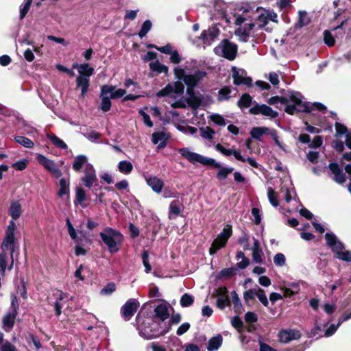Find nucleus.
I'll use <instances>...</instances> for the list:
<instances>
[{"instance_id": "39448f33", "label": "nucleus", "mask_w": 351, "mask_h": 351, "mask_svg": "<svg viewBox=\"0 0 351 351\" xmlns=\"http://www.w3.org/2000/svg\"><path fill=\"white\" fill-rule=\"evenodd\" d=\"M72 67L78 69L79 76L76 79V85L77 88L81 89L82 97H84L90 86V77L93 75L95 70L88 63H75Z\"/></svg>"}, {"instance_id": "0e129e2a", "label": "nucleus", "mask_w": 351, "mask_h": 351, "mask_svg": "<svg viewBox=\"0 0 351 351\" xmlns=\"http://www.w3.org/2000/svg\"><path fill=\"white\" fill-rule=\"evenodd\" d=\"M323 144V138L322 136H316L313 140L310 142L308 147L311 148H319Z\"/></svg>"}, {"instance_id": "69168bd1", "label": "nucleus", "mask_w": 351, "mask_h": 351, "mask_svg": "<svg viewBox=\"0 0 351 351\" xmlns=\"http://www.w3.org/2000/svg\"><path fill=\"white\" fill-rule=\"evenodd\" d=\"M245 321L247 323H255L258 321V315L252 311H248L245 315Z\"/></svg>"}, {"instance_id": "774afa93", "label": "nucleus", "mask_w": 351, "mask_h": 351, "mask_svg": "<svg viewBox=\"0 0 351 351\" xmlns=\"http://www.w3.org/2000/svg\"><path fill=\"white\" fill-rule=\"evenodd\" d=\"M1 351H18L14 345L6 340L1 347Z\"/></svg>"}, {"instance_id": "4c0bfd02", "label": "nucleus", "mask_w": 351, "mask_h": 351, "mask_svg": "<svg viewBox=\"0 0 351 351\" xmlns=\"http://www.w3.org/2000/svg\"><path fill=\"white\" fill-rule=\"evenodd\" d=\"M231 294L234 304V310L237 313H241L243 310V306L241 303L239 295L235 291H232Z\"/></svg>"}, {"instance_id": "338daca9", "label": "nucleus", "mask_w": 351, "mask_h": 351, "mask_svg": "<svg viewBox=\"0 0 351 351\" xmlns=\"http://www.w3.org/2000/svg\"><path fill=\"white\" fill-rule=\"evenodd\" d=\"M256 21L259 23L258 28L262 29L268 23V16L265 14H261L256 18Z\"/></svg>"}, {"instance_id": "603ef678", "label": "nucleus", "mask_w": 351, "mask_h": 351, "mask_svg": "<svg viewBox=\"0 0 351 351\" xmlns=\"http://www.w3.org/2000/svg\"><path fill=\"white\" fill-rule=\"evenodd\" d=\"M172 93H173V86L172 84H168L156 93V96L158 97H163L169 95Z\"/></svg>"}, {"instance_id": "680f3d73", "label": "nucleus", "mask_w": 351, "mask_h": 351, "mask_svg": "<svg viewBox=\"0 0 351 351\" xmlns=\"http://www.w3.org/2000/svg\"><path fill=\"white\" fill-rule=\"evenodd\" d=\"M286 261V258L285 255L282 253L276 254L274 257V262L276 266L282 267L285 265Z\"/></svg>"}, {"instance_id": "f257e3e1", "label": "nucleus", "mask_w": 351, "mask_h": 351, "mask_svg": "<svg viewBox=\"0 0 351 351\" xmlns=\"http://www.w3.org/2000/svg\"><path fill=\"white\" fill-rule=\"evenodd\" d=\"M178 152L182 157L187 159L190 162L195 164L199 162L204 166L211 167L219 170L216 174V178L219 180H223L232 173L234 168L222 167L220 163L217 162L215 159L207 158L197 153L192 152L188 147L180 148Z\"/></svg>"}, {"instance_id": "f03ea898", "label": "nucleus", "mask_w": 351, "mask_h": 351, "mask_svg": "<svg viewBox=\"0 0 351 351\" xmlns=\"http://www.w3.org/2000/svg\"><path fill=\"white\" fill-rule=\"evenodd\" d=\"M136 323L137 328L139 330V335L146 339H152L165 335L171 328L169 324L162 326V323L156 322L151 319H147L141 322L139 313L136 317Z\"/></svg>"}, {"instance_id": "a19ab883", "label": "nucleus", "mask_w": 351, "mask_h": 351, "mask_svg": "<svg viewBox=\"0 0 351 351\" xmlns=\"http://www.w3.org/2000/svg\"><path fill=\"white\" fill-rule=\"evenodd\" d=\"M180 302L181 306L189 307L193 304L194 298L192 295L186 293L182 295Z\"/></svg>"}, {"instance_id": "473e14b6", "label": "nucleus", "mask_w": 351, "mask_h": 351, "mask_svg": "<svg viewBox=\"0 0 351 351\" xmlns=\"http://www.w3.org/2000/svg\"><path fill=\"white\" fill-rule=\"evenodd\" d=\"M25 340L29 346H30L31 343H33L37 351L42 348V343L40 339L38 338L37 336H36L32 332H28L25 335Z\"/></svg>"}, {"instance_id": "e2e57ef3", "label": "nucleus", "mask_w": 351, "mask_h": 351, "mask_svg": "<svg viewBox=\"0 0 351 351\" xmlns=\"http://www.w3.org/2000/svg\"><path fill=\"white\" fill-rule=\"evenodd\" d=\"M319 153L317 151H309L306 154L307 159L313 164H317L318 162V158Z\"/></svg>"}, {"instance_id": "c85d7f7f", "label": "nucleus", "mask_w": 351, "mask_h": 351, "mask_svg": "<svg viewBox=\"0 0 351 351\" xmlns=\"http://www.w3.org/2000/svg\"><path fill=\"white\" fill-rule=\"evenodd\" d=\"M103 86H105L106 90L108 88L111 90L110 93H108V94H110V97L112 99H119V98L122 97L123 96H124V95L126 93V91L125 89L119 88V89L116 90L115 86L107 85V84H105Z\"/></svg>"}, {"instance_id": "a211bd4d", "label": "nucleus", "mask_w": 351, "mask_h": 351, "mask_svg": "<svg viewBox=\"0 0 351 351\" xmlns=\"http://www.w3.org/2000/svg\"><path fill=\"white\" fill-rule=\"evenodd\" d=\"M16 238L14 233L5 232V236L3 240L1 247L3 250H10L11 257L15 251Z\"/></svg>"}, {"instance_id": "bb28decb", "label": "nucleus", "mask_w": 351, "mask_h": 351, "mask_svg": "<svg viewBox=\"0 0 351 351\" xmlns=\"http://www.w3.org/2000/svg\"><path fill=\"white\" fill-rule=\"evenodd\" d=\"M223 342V337L221 335L213 337L208 341L207 350L208 351H215L219 348Z\"/></svg>"}, {"instance_id": "aec40b11", "label": "nucleus", "mask_w": 351, "mask_h": 351, "mask_svg": "<svg viewBox=\"0 0 351 351\" xmlns=\"http://www.w3.org/2000/svg\"><path fill=\"white\" fill-rule=\"evenodd\" d=\"M255 27L254 23H250L246 27L242 28L239 27L235 31V35L239 37V40L243 43H247L249 40L250 32Z\"/></svg>"}, {"instance_id": "6e6d98bb", "label": "nucleus", "mask_w": 351, "mask_h": 351, "mask_svg": "<svg viewBox=\"0 0 351 351\" xmlns=\"http://www.w3.org/2000/svg\"><path fill=\"white\" fill-rule=\"evenodd\" d=\"M257 290L255 289H250L245 291L243 293V298L246 303H248L250 300H254L255 296H256Z\"/></svg>"}, {"instance_id": "e433bc0d", "label": "nucleus", "mask_w": 351, "mask_h": 351, "mask_svg": "<svg viewBox=\"0 0 351 351\" xmlns=\"http://www.w3.org/2000/svg\"><path fill=\"white\" fill-rule=\"evenodd\" d=\"M14 140L16 143L27 148H32L34 145L33 141L25 136H15Z\"/></svg>"}, {"instance_id": "dca6fc26", "label": "nucleus", "mask_w": 351, "mask_h": 351, "mask_svg": "<svg viewBox=\"0 0 351 351\" xmlns=\"http://www.w3.org/2000/svg\"><path fill=\"white\" fill-rule=\"evenodd\" d=\"M328 168L334 175L333 180L338 184H343L346 181V176L340 167L339 165L337 162H330L328 165Z\"/></svg>"}, {"instance_id": "4468645a", "label": "nucleus", "mask_w": 351, "mask_h": 351, "mask_svg": "<svg viewBox=\"0 0 351 351\" xmlns=\"http://www.w3.org/2000/svg\"><path fill=\"white\" fill-rule=\"evenodd\" d=\"M325 240L326 245L331 248L333 253L337 250L345 249V245L338 239L333 232L326 233Z\"/></svg>"}, {"instance_id": "79ce46f5", "label": "nucleus", "mask_w": 351, "mask_h": 351, "mask_svg": "<svg viewBox=\"0 0 351 351\" xmlns=\"http://www.w3.org/2000/svg\"><path fill=\"white\" fill-rule=\"evenodd\" d=\"M267 196L270 204L273 206L277 207L279 205L278 195L271 187L268 188Z\"/></svg>"}, {"instance_id": "c9c22d12", "label": "nucleus", "mask_w": 351, "mask_h": 351, "mask_svg": "<svg viewBox=\"0 0 351 351\" xmlns=\"http://www.w3.org/2000/svg\"><path fill=\"white\" fill-rule=\"evenodd\" d=\"M118 169L122 173L129 174L133 170V165L130 161L121 160L119 162Z\"/></svg>"}, {"instance_id": "72a5a7b5", "label": "nucleus", "mask_w": 351, "mask_h": 351, "mask_svg": "<svg viewBox=\"0 0 351 351\" xmlns=\"http://www.w3.org/2000/svg\"><path fill=\"white\" fill-rule=\"evenodd\" d=\"M149 68L152 71L157 72L158 73H164L165 74H167L169 71L168 66L160 63L158 60H156L154 62L149 63Z\"/></svg>"}, {"instance_id": "ddd939ff", "label": "nucleus", "mask_w": 351, "mask_h": 351, "mask_svg": "<svg viewBox=\"0 0 351 351\" xmlns=\"http://www.w3.org/2000/svg\"><path fill=\"white\" fill-rule=\"evenodd\" d=\"M189 97L186 98L185 101L188 106L193 110L198 109L203 104V97L199 92L192 90L191 93L186 92Z\"/></svg>"}, {"instance_id": "58836bf2", "label": "nucleus", "mask_w": 351, "mask_h": 351, "mask_svg": "<svg viewBox=\"0 0 351 351\" xmlns=\"http://www.w3.org/2000/svg\"><path fill=\"white\" fill-rule=\"evenodd\" d=\"M237 269L234 267L225 268L220 271L218 275V278L224 277L226 278H230L237 274Z\"/></svg>"}, {"instance_id": "9b49d317", "label": "nucleus", "mask_w": 351, "mask_h": 351, "mask_svg": "<svg viewBox=\"0 0 351 351\" xmlns=\"http://www.w3.org/2000/svg\"><path fill=\"white\" fill-rule=\"evenodd\" d=\"M256 105L249 110V113L252 114H261L264 116L269 117L270 119H276L278 116V112L274 110L270 106L266 104H258L255 101Z\"/></svg>"}, {"instance_id": "cd10ccee", "label": "nucleus", "mask_w": 351, "mask_h": 351, "mask_svg": "<svg viewBox=\"0 0 351 351\" xmlns=\"http://www.w3.org/2000/svg\"><path fill=\"white\" fill-rule=\"evenodd\" d=\"M59 190L58 195L60 197H62L64 195H69L70 193V183L69 180L66 178H61L59 181Z\"/></svg>"}, {"instance_id": "2eb2a0df", "label": "nucleus", "mask_w": 351, "mask_h": 351, "mask_svg": "<svg viewBox=\"0 0 351 351\" xmlns=\"http://www.w3.org/2000/svg\"><path fill=\"white\" fill-rule=\"evenodd\" d=\"M105 86H101V90L99 94V98L101 99L100 109L104 112H108L112 106L110 95L108 96V93H110L111 90L108 88L105 89Z\"/></svg>"}, {"instance_id": "ea45409f", "label": "nucleus", "mask_w": 351, "mask_h": 351, "mask_svg": "<svg viewBox=\"0 0 351 351\" xmlns=\"http://www.w3.org/2000/svg\"><path fill=\"white\" fill-rule=\"evenodd\" d=\"M86 199V194L85 190L81 187L77 186L75 189V201L80 204H82L84 202Z\"/></svg>"}, {"instance_id": "2f4dec72", "label": "nucleus", "mask_w": 351, "mask_h": 351, "mask_svg": "<svg viewBox=\"0 0 351 351\" xmlns=\"http://www.w3.org/2000/svg\"><path fill=\"white\" fill-rule=\"evenodd\" d=\"M231 88L229 86H224L219 90L217 101H228L230 98Z\"/></svg>"}, {"instance_id": "9d476101", "label": "nucleus", "mask_w": 351, "mask_h": 351, "mask_svg": "<svg viewBox=\"0 0 351 351\" xmlns=\"http://www.w3.org/2000/svg\"><path fill=\"white\" fill-rule=\"evenodd\" d=\"M139 302L137 300L130 298L128 300L121 308L122 317L125 321H129L137 311Z\"/></svg>"}, {"instance_id": "7c9ffc66", "label": "nucleus", "mask_w": 351, "mask_h": 351, "mask_svg": "<svg viewBox=\"0 0 351 351\" xmlns=\"http://www.w3.org/2000/svg\"><path fill=\"white\" fill-rule=\"evenodd\" d=\"M271 129L265 127H254L250 130L251 136L257 140H261L260 138L264 134L269 133Z\"/></svg>"}, {"instance_id": "8fccbe9b", "label": "nucleus", "mask_w": 351, "mask_h": 351, "mask_svg": "<svg viewBox=\"0 0 351 351\" xmlns=\"http://www.w3.org/2000/svg\"><path fill=\"white\" fill-rule=\"evenodd\" d=\"M324 41L328 47H332L335 44V39L329 30L324 32Z\"/></svg>"}, {"instance_id": "c03bdc74", "label": "nucleus", "mask_w": 351, "mask_h": 351, "mask_svg": "<svg viewBox=\"0 0 351 351\" xmlns=\"http://www.w3.org/2000/svg\"><path fill=\"white\" fill-rule=\"evenodd\" d=\"M116 291V285L113 282L107 283L100 291L101 295H110Z\"/></svg>"}, {"instance_id": "a878e982", "label": "nucleus", "mask_w": 351, "mask_h": 351, "mask_svg": "<svg viewBox=\"0 0 351 351\" xmlns=\"http://www.w3.org/2000/svg\"><path fill=\"white\" fill-rule=\"evenodd\" d=\"M87 164H88V158L85 155H78L75 157L72 167L75 171L78 172L84 165L86 166Z\"/></svg>"}, {"instance_id": "20e7f679", "label": "nucleus", "mask_w": 351, "mask_h": 351, "mask_svg": "<svg viewBox=\"0 0 351 351\" xmlns=\"http://www.w3.org/2000/svg\"><path fill=\"white\" fill-rule=\"evenodd\" d=\"M99 236L110 254H114L119 251L123 241V236L120 231L106 227L103 232L99 233Z\"/></svg>"}, {"instance_id": "6e6552de", "label": "nucleus", "mask_w": 351, "mask_h": 351, "mask_svg": "<svg viewBox=\"0 0 351 351\" xmlns=\"http://www.w3.org/2000/svg\"><path fill=\"white\" fill-rule=\"evenodd\" d=\"M207 73L204 71L197 70L192 74H187L183 82L186 86V92L191 93L192 90H195V87L197 86L198 84L206 77Z\"/></svg>"}, {"instance_id": "3c124183", "label": "nucleus", "mask_w": 351, "mask_h": 351, "mask_svg": "<svg viewBox=\"0 0 351 351\" xmlns=\"http://www.w3.org/2000/svg\"><path fill=\"white\" fill-rule=\"evenodd\" d=\"M213 298L218 297V298H223V297H229L228 296V291L226 286L219 287L216 289L214 293L212 294Z\"/></svg>"}, {"instance_id": "7ed1b4c3", "label": "nucleus", "mask_w": 351, "mask_h": 351, "mask_svg": "<svg viewBox=\"0 0 351 351\" xmlns=\"http://www.w3.org/2000/svg\"><path fill=\"white\" fill-rule=\"evenodd\" d=\"M289 93L286 96H279V103L286 105V113L293 115L296 112H311L312 108L309 106V103L302 100V95L300 92L289 91Z\"/></svg>"}, {"instance_id": "5701e85b", "label": "nucleus", "mask_w": 351, "mask_h": 351, "mask_svg": "<svg viewBox=\"0 0 351 351\" xmlns=\"http://www.w3.org/2000/svg\"><path fill=\"white\" fill-rule=\"evenodd\" d=\"M154 316L158 319H160V322L162 323L165 320H166L169 316V313L168 311V308L165 304H158L154 308Z\"/></svg>"}, {"instance_id": "4be33fe9", "label": "nucleus", "mask_w": 351, "mask_h": 351, "mask_svg": "<svg viewBox=\"0 0 351 351\" xmlns=\"http://www.w3.org/2000/svg\"><path fill=\"white\" fill-rule=\"evenodd\" d=\"M17 315L18 314L9 312L3 317V328L6 332H10L13 328Z\"/></svg>"}, {"instance_id": "052dcab7", "label": "nucleus", "mask_w": 351, "mask_h": 351, "mask_svg": "<svg viewBox=\"0 0 351 351\" xmlns=\"http://www.w3.org/2000/svg\"><path fill=\"white\" fill-rule=\"evenodd\" d=\"M238 243L243 246L244 250H247L250 248L249 237L246 233L239 238Z\"/></svg>"}, {"instance_id": "b1692460", "label": "nucleus", "mask_w": 351, "mask_h": 351, "mask_svg": "<svg viewBox=\"0 0 351 351\" xmlns=\"http://www.w3.org/2000/svg\"><path fill=\"white\" fill-rule=\"evenodd\" d=\"M22 208L18 201H12L9 208V214L13 220H17L21 215Z\"/></svg>"}, {"instance_id": "0eeeda50", "label": "nucleus", "mask_w": 351, "mask_h": 351, "mask_svg": "<svg viewBox=\"0 0 351 351\" xmlns=\"http://www.w3.org/2000/svg\"><path fill=\"white\" fill-rule=\"evenodd\" d=\"M238 51V46L228 39H223L220 44L214 48L216 55L223 57L228 60H234Z\"/></svg>"}, {"instance_id": "f704fd0d", "label": "nucleus", "mask_w": 351, "mask_h": 351, "mask_svg": "<svg viewBox=\"0 0 351 351\" xmlns=\"http://www.w3.org/2000/svg\"><path fill=\"white\" fill-rule=\"evenodd\" d=\"M66 225L67 227V230L71 238L75 241L76 243H80L82 241V239L77 237L76 231L73 228L72 223L70 221L69 218L66 220Z\"/></svg>"}, {"instance_id": "13d9d810", "label": "nucleus", "mask_w": 351, "mask_h": 351, "mask_svg": "<svg viewBox=\"0 0 351 351\" xmlns=\"http://www.w3.org/2000/svg\"><path fill=\"white\" fill-rule=\"evenodd\" d=\"M230 306L229 297L218 298L217 300V306L220 309H223L226 306Z\"/></svg>"}, {"instance_id": "864d4df0", "label": "nucleus", "mask_w": 351, "mask_h": 351, "mask_svg": "<svg viewBox=\"0 0 351 351\" xmlns=\"http://www.w3.org/2000/svg\"><path fill=\"white\" fill-rule=\"evenodd\" d=\"M143 265L145 267V271L149 273L152 270V267L149 263V252L147 250H144L141 255Z\"/></svg>"}, {"instance_id": "09e8293b", "label": "nucleus", "mask_w": 351, "mask_h": 351, "mask_svg": "<svg viewBox=\"0 0 351 351\" xmlns=\"http://www.w3.org/2000/svg\"><path fill=\"white\" fill-rule=\"evenodd\" d=\"M310 21L306 11H299V20L298 23L299 27H302L306 26Z\"/></svg>"}, {"instance_id": "c756f323", "label": "nucleus", "mask_w": 351, "mask_h": 351, "mask_svg": "<svg viewBox=\"0 0 351 351\" xmlns=\"http://www.w3.org/2000/svg\"><path fill=\"white\" fill-rule=\"evenodd\" d=\"M47 138L58 148L66 149L68 147L67 145L53 133L47 134Z\"/></svg>"}, {"instance_id": "1a4fd4ad", "label": "nucleus", "mask_w": 351, "mask_h": 351, "mask_svg": "<svg viewBox=\"0 0 351 351\" xmlns=\"http://www.w3.org/2000/svg\"><path fill=\"white\" fill-rule=\"evenodd\" d=\"M36 158L39 164L43 165L55 178H59L62 176V171L53 160L47 158L43 154H38Z\"/></svg>"}, {"instance_id": "393cba45", "label": "nucleus", "mask_w": 351, "mask_h": 351, "mask_svg": "<svg viewBox=\"0 0 351 351\" xmlns=\"http://www.w3.org/2000/svg\"><path fill=\"white\" fill-rule=\"evenodd\" d=\"M252 102V96L248 93H243L237 101V105L241 110H243L250 107Z\"/></svg>"}, {"instance_id": "de8ad7c7", "label": "nucleus", "mask_w": 351, "mask_h": 351, "mask_svg": "<svg viewBox=\"0 0 351 351\" xmlns=\"http://www.w3.org/2000/svg\"><path fill=\"white\" fill-rule=\"evenodd\" d=\"M152 27V23L151 21L146 20L143 22L141 30L138 32V36L140 38H143L146 36V34L150 31Z\"/></svg>"}, {"instance_id": "423d86ee", "label": "nucleus", "mask_w": 351, "mask_h": 351, "mask_svg": "<svg viewBox=\"0 0 351 351\" xmlns=\"http://www.w3.org/2000/svg\"><path fill=\"white\" fill-rule=\"evenodd\" d=\"M232 235V226L230 224H226L222 231L217 235V238L213 241L209 248L210 255L215 254L219 250L225 247L229 239Z\"/></svg>"}, {"instance_id": "6ab92c4d", "label": "nucleus", "mask_w": 351, "mask_h": 351, "mask_svg": "<svg viewBox=\"0 0 351 351\" xmlns=\"http://www.w3.org/2000/svg\"><path fill=\"white\" fill-rule=\"evenodd\" d=\"M147 184L152 188L154 192L160 193L164 186V182L162 180L158 178L155 176H145Z\"/></svg>"}, {"instance_id": "f3484780", "label": "nucleus", "mask_w": 351, "mask_h": 351, "mask_svg": "<svg viewBox=\"0 0 351 351\" xmlns=\"http://www.w3.org/2000/svg\"><path fill=\"white\" fill-rule=\"evenodd\" d=\"M301 333L297 330H282L278 333L279 341L282 343H289L292 340L300 339Z\"/></svg>"}, {"instance_id": "f8f14e48", "label": "nucleus", "mask_w": 351, "mask_h": 351, "mask_svg": "<svg viewBox=\"0 0 351 351\" xmlns=\"http://www.w3.org/2000/svg\"><path fill=\"white\" fill-rule=\"evenodd\" d=\"M97 180L96 172L91 164H87L85 167L84 176L82 177L80 182L87 188H91Z\"/></svg>"}, {"instance_id": "5fc2aeb1", "label": "nucleus", "mask_w": 351, "mask_h": 351, "mask_svg": "<svg viewBox=\"0 0 351 351\" xmlns=\"http://www.w3.org/2000/svg\"><path fill=\"white\" fill-rule=\"evenodd\" d=\"M256 297L258 298L259 301L263 304L265 306H268L269 301L266 296L265 292L261 288H258L256 291Z\"/></svg>"}, {"instance_id": "4d7b16f0", "label": "nucleus", "mask_w": 351, "mask_h": 351, "mask_svg": "<svg viewBox=\"0 0 351 351\" xmlns=\"http://www.w3.org/2000/svg\"><path fill=\"white\" fill-rule=\"evenodd\" d=\"M32 0H26L24 5L20 8V19H23L29 10Z\"/></svg>"}, {"instance_id": "49530a36", "label": "nucleus", "mask_w": 351, "mask_h": 351, "mask_svg": "<svg viewBox=\"0 0 351 351\" xmlns=\"http://www.w3.org/2000/svg\"><path fill=\"white\" fill-rule=\"evenodd\" d=\"M201 136L205 139L212 140L215 134L214 130L210 127L200 128Z\"/></svg>"}, {"instance_id": "412c9836", "label": "nucleus", "mask_w": 351, "mask_h": 351, "mask_svg": "<svg viewBox=\"0 0 351 351\" xmlns=\"http://www.w3.org/2000/svg\"><path fill=\"white\" fill-rule=\"evenodd\" d=\"M182 204L178 199L172 201L169 207V219H174L178 216H182Z\"/></svg>"}, {"instance_id": "bf43d9fd", "label": "nucleus", "mask_w": 351, "mask_h": 351, "mask_svg": "<svg viewBox=\"0 0 351 351\" xmlns=\"http://www.w3.org/2000/svg\"><path fill=\"white\" fill-rule=\"evenodd\" d=\"M28 161L26 159L18 160L12 165V167L17 171H23L26 169Z\"/></svg>"}, {"instance_id": "37998d69", "label": "nucleus", "mask_w": 351, "mask_h": 351, "mask_svg": "<svg viewBox=\"0 0 351 351\" xmlns=\"http://www.w3.org/2000/svg\"><path fill=\"white\" fill-rule=\"evenodd\" d=\"M343 250H337L335 254L336 257L339 260L346 262H351V251L346 250L343 252Z\"/></svg>"}, {"instance_id": "a18cd8bd", "label": "nucleus", "mask_w": 351, "mask_h": 351, "mask_svg": "<svg viewBox=\"0 0 351 351\" xmlns=\"http://www.w3.org/2000/svg\"><path fill=\"white\" fill-rule=\"evenodd\" d=\"M232 78L233 83L236 86H240L242 84V81L243 80L244 77L239 74V71L236 66H232Z\"/></svg>"}]
</instances>
